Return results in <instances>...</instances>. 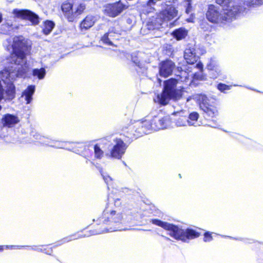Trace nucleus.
<instances>
[{
    "mask_svg": "<svg viewBox=\"0 0 263 263\" xmlns=\"http://www.w3.org/2000/svg\"><path fill=\"white\" fill-rule=\"evenodd\" d=\"M4 46L8 50L12 49L9 61L11 63L13 62L14 65L1 71L0 77L4 83L7 84V88L3 99L11 100L15 96L13 81L17 77H23L28 69L25 53L27 46L22 37L18 36L9 37L4 42Z\"/></svg>",
    "mask_w": 263,
    "mask_h": 263,
    "instance_id": "obj_1",
    "label": "nucleus"
},
{
    "mask_svg": "<svg viewBox=\"0 0 263 263\" xmlns=\"http://www.w3.org/2000/svg\"><path fill=\"white\" fill-rule=\"evenodd\" d=\"M126 218L124 217L123 214L120 210L114 209L112 204L108 203L101 217L98 218L96 220L93 219V221L96 222L99 228L94 230L90 232L89 234H85L84 236H77V234H74L66 237L57 242L55 246H60L66 242L75 240L78 238L88 237L90 235H97L105 232H110L117 231H121L122 229L118 227V224L122 223L126 220Z\"/></svg>",
    "mask_w": 263,
    "mask_h": 263,
    "instance_id": "obj_2",
    "label": "nucleus"
},
{
    "mask_svg": "<svg viewBox=\"0 0 263 263\" xmlns=\"http://www.w3.org/2000/svg\"><path fill=\"white\" fill-rule=\"evenodd\" d=\"M219 7L211 5L206 13L207 19L212 23L226 24L235 19L237 16L243 12V8H237L233 5Z\"/></svg>",
    "mask_w": 263,
    "mask_h": 263,
    "instance_id": "obj_3",
    "label": "nucleus"
},
{
    "mask_svg": "<svg viewBox=\"0 0 263 263\" xmlns=\"http://www.w3.org/2000/svg\"><path fill=\"white\" fill-rule=\"evenodd\" d=\"M153 224L169 231L168 234L176 240L188 242L189 240L198 237L199 233L192 229H182L179 227L157 219L151 220Z\"/></svg>",
    "mask_w": 263,
    "mask_h": 263,
    "instance_id": "obj_4",
    "label": "nucleus"
},
{
    "mask_svg": "<svg viewBox=\"0 0 263 263\" xmlns=\"http://www.w3.org/2000/svg\"><path fill=\"white\" fill-rule=\"evenodd\" d=\"M179 80L170 79L164 82V88L161 94L154 99L155 102L161 105L167 104L170 99H178L181 97L180 92L176 89V85Z\"/></svg>",
    "mask_w": 263,
    "mask_h": 263,
    "instance_id": "obj_5",
    "label": "nucleus"
},
{
    "mask_svg": "<svg viewBox=\"0 0 263 263\" xmlns=\"http://www.w3.org/2000/svg\"><path fill=\"white\" fill-rule=\"evenodd\" d=\"M194 98L199 104L200 108L209 117H214L218 115L216 108L212 104V98H209L203 94H197Z\"/></svg>",
    "mask_w": 263,
    "mask_h": 263,
    "instance_id": "obj_6",
    "label": "nucleus"
},
{
    "mask_svg": "<svg viewBox=\"0 0 263 263\" xmlns=\"http://www.w3.org/2000/svg\"><path fill=\"white\" fill-rule=\"evenodd\" d=\"M111 144L112 147L110 151L109 156L111 158L120 159L125 154L127 147L126 144L120 138H114Z\"/></svg>",
    "mask_w": 263,
    "mask_h": 263,
    "instance_id": "obj_7",
    "label": "nucleus"
},
{
    "mask_svg": "<svg viewBox=\"0 0 263 263\" xmlns=\"http://www.w3.org/2000/svg\"><path fill=\"white\" fill-rule=\"evenodd\" d=\"M178 11L172 5L165 4V7L158 14V21L159 25L162 22H168L172 20L178 16Z\"/></svg>",
    "mask_w": 263,
    "mask_h": 263,
    "instance_id": "obj_8",
    "label": "nucleus"
},
{
    "mask_svg": "<svg viewBox=\"0 0 263 263\" xmlns=\"http://www.w3.org/2000/svg\"><path fill=\"white\" fill-rule=\"evenodd\" d=\"M125 8L126 6L122 4L121 1H119L105 5L103 12L106 15L115 17L120 14Z\"/></svg>",
    "mask_w": 263,
    "mask_h": 263,
    "instance_id": "obj_9",
    "label": "nucleus"
},
{
    "mask_svg": "<svg viewBox=\"0 0 263 263\" xmlns=\"http://www.w3.org/2000/svg\"><path fill=\"white\" fill-rule=\"evenodd\" d=\"M13 14L17 17L29 20L33 25H37L39 23L38 15L30 10L15 9Z\"/></svg>",
    "mask_w": 263,
    "mask_h": 263,
    "instance_id": "obj_10",
    "label": "nucleus"
},
{
    "mask_svg": "<svg viewBox=\"0 0 263 263\" xmlns=\"http://www.w3.org/2000/svg\"><path fill=\"white\" fill-rule=\"evenodd\" d=\"M154 130L163 129L171 125V121L169 116L162 117L160 115L154 116L152 119Z\"/></svg>",
    "mask_w": 263,
    "mask_h": 263,
    "instance_id": "obj_11",
    "label": "nucleus"
},
{
    "mask_svg": "<svg viewBox=\"0 0 263 263\" xmlns=\"http://www.w3.org/2000/svg\"><path fill=\"white\" fill-rule=\"evenodd\" d=\"M175 65L171 60H165L159 64V74L163 77H167L170 76L175 68Z\"/></svg>",
    "mask_w": 263,
    "mask_h": 263,
    "instance_id": "obj_12",
    "label": "nucleus"
},
{
    "mask_svg": "<svg viewBox=\"0 0 263 263\" xmlns=\"http://www.w3.org/2000/svg\"><path fill=\"white\" fill-rule=\"evenodd\" d=\"M137 128L136 132L140 135L147 134L154 130L152 120H144L138 122L137 124Z\"/></svg>",
    "mask_w": 263,
    "mask_h": 263,
    "instance_id": "obj_13",
    "label": "nucleus"
},
{
    "mask_svg": "<svg viewBox=\"0 0 263 263\" xmlns=\"http://www.w3.org/2000/svg\"><path fill=\"white\" fill-rule=\"evenodd\" d=\"M207 68L210 71L211 77L213 79L217 78L221 73V69L217 61L215 59H211L207 65Z\"/></svg>",
    "mask_w": 263,
    "mask_h": 263,
    "instance_id": "obj_14",
    "label": "nucleus"
},
{
    "mask_svg": "<svg viewBox=\"0 0 263 263\" xmlns=\"http://www.w3.org/2000/svg\"><path fill=\"white\" fill-rule=\"evenodd\" d=\"M19 121L17 116L8 114L3 116L1 120V123L4 127H11L14 126Z\"/></svg>",
    "mask_w": 263,
    "mask_h": 263,
    "instance_id": "obj_15",
    "label": "nucleus"
},
{
    "mask_svg": "<svg viewBox=\"0 0 263 263\" xmlns=\"http://www.w3.org/2000/svg\"><path fill=\"white\" fill-rule=\"evenodd\" d=\"M67 142H66L51 139L46 137L45 143L43 145L55 148H67Z\"/></svg>",
    "mask_w": 263,
    "mask_h": 263,
    "instance_id": "obj_16",
    "label": "nucleus"
},
{
    "mask_svg": "<svg viewBox=\"0 0 263 263\" xmlns=\"http://www.w3.org/2000/svg\"><path fill=\"white\" fill-rule=\"evenodd\" d=\"M72 9L70 11V14L72 16V21L74 18L81 14L84 10L85 7L82 4H79L78 3H73L72 5Z\"/></svg>",
    "mask_w": 263,
    "mask_h": 263,
    "instance_id": "obj_17",
    "label": "nucleus"
},
{
    "mask_svg": "<svg viewBox=\"0 0 263 263\" xmlns=\"http://www.w3.org/2000/svg\"><path fill=\"white\" fill-rule=\"evenodd\" d=\"M184 58L186 62L190 64H193L196 62L199 57L194 52V50L191 49H186L184 53Z\"/></svg>",
    "mask_w": 263,
    "mask_h": 263,
    "instance_id": "obj_18",
    "label": "nucleus"
},
{
    "mask_svg": "<svg viewBox=\"0 0 263 263\" xmlns=\"http://www.w3.org/2000/svg\"><path fill=\"white\" fill-rule=\"evenodd\" d=\"M96 19L92 15L87 16L80 24L81 29L87 30L91 27L95 23Z\"/></svg>",
    "mask_w": 263,
    "mask_h": 263,
    "instance_id": "obj_19",
    "label": "nucleus"
},
{
    "mask_svg": "<svg viewBox=\"0 0 263 263\" xmlns=\"http://www.w3.org/2000/svg\"><path fill=\"white\" fill-rule=\"evenodd\" d=\"M35 91V86L30 85L23 92L22 97L25 98L26 104H29L32 100V96Z\"/></svg>",
    "mask_w": 263,
    "mask_h": 263,
    "instance_id": "obj_20",
    "label": "nucleus"
},
{
    "mask_svg": "<svg viewBox=\"0 0 263 263\" xmlns=\"http://www.w3.org/2000/svg\"><path fill=\"white\" fill-rule=\"evenodd\" d=\"M72 4L70 2H65L62 5V10L64 13L65 15L67 17L69 21H72V16L70 14V11L72 9Z\"/></svg>",
    "mask_w": 263,
    "mask_h": 263,
    "instance_id": "obj_21",
    "label": "nucleus"
},
{
    "mask_svg": "<svg viewBox=\"0 0 263 263\" xmlns=\"http://www.w3.org/2000/svg\"><path fill=\"white\" fill-rule=\"evenodd\" d=\"M187 31L183 28L175 30L172 34L173 36L177 40H180L184 39L187 35Z\"/></svg>",
    "mask_w": 263,
    "mask_h": 263,
    "instance_id": "obj_22",
    "label": "nucleus"
},
{
    "mask_svg": "<svg viewBox=\"0 0 263 263\" xmlns=\"http://www.w3.org/2000/svg\"><path fill=\"white\" fill-rule=\"evenodd\" d=\"M199 118V115L196 112L191 113L187 117V122L189 126H197V121Z\"/></svg>",
    "mask_w": 263,
    "mask_h": 263,
    "instance_id": "obj_23",
    "label": "nucleus"
},
{
    "mask_svg": "<svg viewBox=\"0 0 263 263\" xmlns=\"http://www.w3.org/2000/svg\"><path fill=\"white\" fill-rule=\"evenodd\" d=\"M217 4H219L220 6H227L228 5H233L235 7L237 8H243V11L246 9V8L240 6L238 3L233 2V0H216Z\"/></svg>",
    "mask_w": 263,
    "mask_h": 263,
    "instance_id": "obj_24",
    "label": "nucleus"
},
{
    "mask_svg": "<svg viewBox=\"0 0 263 263\" xmlns=\"http://www.w3.org/2000/svg\"><path fill=\"white\" fill-rule=\"evenodd\" d=\"M175 125L178 127L186 126L188 125L187 117L185 116H180L175 119Z\"/></svg>",
    "mask_w": 263,
    "mask_h": 263,
    "instance_id": "obj_25",
    "label": "nucleus"
},
{
    "mask_svg": "<svg viewBox=\"0 0 263 263\" xmlns=\"http://www.w3.org/2000/svg\"><path fill=\"white\" fill-rule=\"evenodd\" d=\"M101 175L105 182L107 185L108 189H109V185H111L113 182L112 178L108 174V173L103 170L100 171Z\"/></svg>",
    "mask_w": 263,
    "mask_h": 263,
    "instance_id": "obj_26",
    "label": "nucleus"
},
{
    "mask_svg": "<svg viewBox=\"0 0 263 263\" xmlns=\"http://www.w3.org/2000/svg\"><path fill=\"white\" fill-rule=\"evenodd\" d=\"M113 32V29H110L107 33H106L102 37L101 41L105 44L108 45H113L112 42L110 41L112 36L111 33Z\"/></svg>",
    "mask_w": 263,
    "mask_h": 263,
    "instance_id": "obj_27",
    "label": "nucleus"
},
{
    "mask_svg": "<svg viewBox=\"0 0 263 263\" xmlns=\"http://www.w3.org/2000/svg\"><path fill=\"white\" fill-rule=\"evenodd\" d=\"M263 4V0H247L244 5L248 7H256Z\"/></svg>",
    "mask_w": 263,
    "mask_h": 263,
    "instance_id": "obj_28",
    "label": "nucleus"
},
{
    "mask_svg": "<svg viewBox=\"0 0 263 263\" xmlns=\"http://www.w3.org/2000/svg\"><path fill=\"white\" fill-rule=\"evenodd\" d=\"M32 74L34 77H37L40 80L43 79L46 74V70L44 68L34 69L32 71Z\"/></svg>",
    "mask_w": 263,
    "mask_h": 263,
    "instance_id": "obj_29",
    "label": "nucleus"
},
{
    "mask_svg": "<svg viewBox=\"0 0 263 263\" xmlns=\"http://www.w3.org/2000/svg\"><path fill=\"white\" fill-rule=\"evenodd\" d=\"M54 24L52 21H46L45 22L44 27L43 29L44 34L47 35L49 34L54 27Z\"/></svg>",
    "mask_w": 263,
    "mask_h": 263,
    "instance_id": "obj_30",
    "label": "nucleus"
},
{
    "mask_svg": "<svg viewBox=\"0 0 263 263\" xmlns=\"http://www.w3.org/2000/svg\"><path fill=\"white\" fill-rule=\"evenodd\" d=\"M95 157L96 159H101L104 156V152L101 149L98 144L93 146Z\"/></svg>",
    "mask_w": 263,
    "mask_h": 263,
    "instance_id": "obj_31",
    "label": "nucleus"
},
{
    "mask_svg": "<svg viewBox=\"0 0 263 263\" xmlns=\"http://www.w3.org/2000/svg\"><path fill=\"white\" fill-rule=\"evenodd\" d=\"M181 5L185 8L186 13L189 14L192 12V8L190 0L184 1L182 2Z\"/></svg>",
    "mask_w": 263,
    "mask_h": 263,
    "instance_id": "obj_32",
    "label": "nucleus"
},
{
    "mask_svg": "<svg viewBox=\"0 0 263 263\" xmlns=\"http://www.w3.org/2000/svg\"><path fill=\"white\" fill-rule=\"evenodd\" d=\"M232 85H227L224 84L219 83L217 85V89L222 92H226V90L231 89Z\"/></svg>",
    "mask_w": 263,
    "mask_h": 263,
    "instance_id": "obj_33",
    "label": "nucleus"
},
{
    "mask_svg": "<svg viewBox=\"0 0 263 263\" xmlns=\"http://www.w3.org/2000/svg\"><path fill=\"white\" fill-rule=\"evenodd\" d=\"M31 135L34 138L35 140L39 141V142L41 144H44V143H45V140H46V137L42 136L37 133H35L34 134L33 133H32V134Z\"/></svg>",
    "mask_w": 263,
    "mask_h": 263,
    "instance_id": "obj_34",
    "label": "nucleus"
},
{
    "mask_svg": "<svg viewBox=\"0 0 263 263\" xmlns=\"http://www.w3.org/2000/svg\"><path fill=\"white\" fill-rule=\"evenodd\" d=\"M212 239L213 237L211 233L208 232L204 233L203 238V241L204 242H209L212 241Z\"/></svg>",
    "mask_w": 263,
    "mask_h": 263,
    "instance_id": "obj_35",
    "label": "nucleus"
},
{
    "mask_svg": "<svg viewBox=\"0 0 263 263\" xmlns=\"http://www.w3.org/2000/svg\"><path fill=\"white\" fill-rule=\"evenodd\" d=\"M26 246H14V245L5 246V248L7 249H21L22 248H24Z\"/></svg>",
    "mask_w": 263,
    "mask_h": 263,
    "instance_id": "obj_36",
    "label": "nucleus"
},
{
    "mask_svg": "<svg viewBox=\"0 0 263 263\" xmlns=\"http://www.w3.org/2000/svg\"><path fill=\"white\" fill-rule=\"evenodd\" d=\"M121 204V202L120 201V199L119 198L115 199L114 200V206L115 208H113L114 209L119 210L118 208L120 206Z\"/></svg>",
    "mask_w": 263,
    "mask_h": 263,
    "instance_id": "obj_37",
    "label": "nucleus"
},
{
    "mask_svg": "<svg viewBox=\"0 0 263 263\" xmlns=\"http://www.w3.org/2000/svg\"><path fill=\"white\" fill-rule=\"evenodd\" d=\"M84 149H85V152L82 153V155L84 157L86 158V159H87L86 163H87L88 161H89V159H88V157H89V154L87 153V150H88V149L86 148V147H85Z\"/></svg>",
    "mask_w": 263,
    "mask_h": 263,
    "instance_id": "obj_38",
    "label": "nucleus"
},
{
    "mask_svg": "<svg viewBox=\"0 0 263 263\" xmlns=\"http://www.w3.org/2000/svg\"><path fill=\"white\" fill-rule=\"evenodd\" d=\"M194 17L192 14L191 16L189 18L186 19V21L187 22L193 23L194 22Z\"/></svg>",
    "mask_w": 263,
    "mask_h": 263,
    "instance_id": "obj_39",
    "label": "nucleus"
},
{
    "mask_svg": "<svg viewBox=\"0 0 263 263\" xmlns=\"http://www.w3.org/2000/svg\"><path fill=\"white\" fill-rule=\"evenodd\" d=\"M196 67L199 69L201 70L202 69V64L201 63H197L196 64Z\"/></svg>",
    "mask_w": 263,
    "mask_h": 263,
    "instance_id": "obj_40",
    "label": "nucleus"
},
{
    "mask_svg": "<svg viewBox=\"0 0 263 263\" xmlns=\"http://www.w3.org/2000/svg\"><path fill=\"white\" fill-rule=\"evenodd\" d=\"M44 251L45 252V253L50 254V253L52 252V250L51 249L50 250H46V249H45L44 250Z\"/></svg>",
    "mask_w": 263,
    "mask_h": 263,
    "instance_id": "obj_41",
    "label": "nucleus"
},
{
    "mask_svg": "<svg viewBox=\"0 0 263 263\" xmlns=\"http://www.w3.org/2000/svg\"><path fill=\"white\" fill-rule=\"evenodd\" d=\"M72 151L73 152L77 154H79L80 153V151L78 149H73Z\"/></svg>",
    "mask_w": 263,
    "mask_h": 263,
    "instance_id": "obj_42",
    "label": "nucleus"
},
{
    "mask_svg": "<svg viewBox=\"0 0 263 263\" xmlns=\"http://www.w3.org/2000/svg\"><path fill=\"white\" fill-rule=\"evenodd\" d=\"M31 249H32V250H37V251H42V249H40V248L34 249V248H31Z\"/></svg>",
    "mask_w": 263,
    "mask_h": 263,
    "instance_id": "obj_43",
    "label": "nucleus"
},
{
    "mask_svg": "<svg viewBox=\"0 0 263 263\" xmlns=\"http://www.w3.org/2000/svg\"><path fill=\"white\" fill-rule=\"evenodd\" d=\"M5 247V246H0V251H2L4 250V248Z\"/></svg>",
    "mask_w": 263,
    "mask_h": 263,
    "instance_id": "obj_44",
    "label": "nucleus"
},
{
    "mask_svg": "<svg viewBox=\"0 0 263 263\" xmlns=\"http://www.w3.org/2000/svg\"><path fill=\"white\" fill-rule=\"evenodd\" d=\"M2 15L1 14V13H0V23L2 22Z\"/></svg>",
    "mask_w": 263,
    "mask_h": 263,
    "instance_id": "obj_45",
    "label": "nucleus"
},
{
    "mask_svg": "<svg viewBox=\"0 0 263 263\" xmlns=\"http://www.w3.org/2000/svg\"><path fill=\"white\" fill-rule=\"evenodd\" d=\"M163 237H164V238L165 239H166V240H171L169 238H168V237H165V236H163Z\"/></svg>",
    "mask_w": 263,
    "mask_h": 263,
    "instance_id": "obj_46",
    "label": "nucleus"
},
{
    "mask_svg": "<svg viewBox=\"0 0 263 263\" xmlns=\"http://www.w3.org/2000/svg\"><path fill=\"white\" fill-rule=\"evenodd\" d=\"M211 126L214 127H216V126H215V125H211Z\"/></svg>",
    "mask_w": 263,
    "mask_h": 263,
    "instance_id": "obj_47",
    "label": "nucleus"
},
{
    "mask_svg": "<svg viewBox=\"0 0 263 263\" xmlns=\"http://www.w3.org/2000/svg\"><path fill=\"white\" fill-rule=\"evenodd\" d=\"M157 27L156 25L154 27V29L156 28Z\"/></svg>",
    "mask_w": 263,
    "mask_h": 263,
    "instance_id": "obj_48",
    "label": "nucleus"
},
{
    "mask_svg": "<svg viewBox=\"0 0 263 263\" xmlns=\"http://www.w3.org/2000/svg\"><path fill=\"white\" fill-rule=\"evenodd\" d=\"M1 108H2V107H1V106H0V110L1 109Z\"/></svg>",
    "mask_w": 263,
    "mask_h": 263,
    "instance_id": "obj_49",
    "label": "nucleus"
}]
</instances>
